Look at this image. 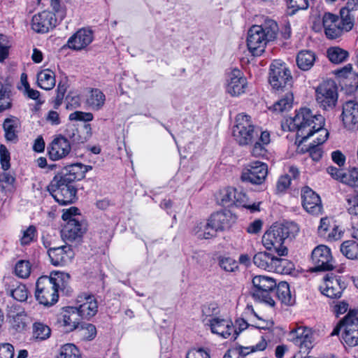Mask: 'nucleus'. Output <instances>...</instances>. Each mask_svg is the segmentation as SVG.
<instances>
[{"mask_svg": "<svg viewBox=\"0 0 358 358\" xmlns=\"http://www.w3.org/2000/svg\"><path fill=\"white\" fill-rule=\"evenodd\" d=\"M324 118L319 114H313L310 108H301L296 112L294 117L287 119L282 124L285 131H296V138L300 143H303L315 134H318L317 143H324L329 132L324 129Z\"/></svg>", "mask_w": 358, "mask_h": 358, "instance_id": "obj_1", "label": "nucleus"}, {"mask_svg": "<svg viewBox=\"0 0 358 358\" xmlns=\"http://www.w3.org/2000/svg\"><path fill=\"white\" fill-rule=\"evenodd\" d=\"M279 28L277 22L266 18L260 24L252 25L248 31L247 46L253 56L262 55L267 43L276 39Z\"/></svg>", "mask_w": 358, "mask_h": 358, "instance_id": "obj_2", "label": "nucleus"}, {"mask_svg": "<svg viewBox=\"0 0 358 358\" xmlns=\"http://www.w3.org/2000/svg\"><path fill=\"white\" fill-rule=\"evenodd\" d=\"M299 231V228L294 222L274 224L263 235L262 243L267 250L275 251L279 256H285L287 254L285 241L294 237Z\"/></svg>", "mask_w": 358, "mask_h": 358, "instance_id": "obj_3", "label": "nucleus"}, {"mask_svg": "<svg viewBox=\"0 0 358 358\" xmlns=\"http://www.w3.org/2000/svg\"><path fill=\"white\" fill-rule=\"evenodd\" d=\"M64 278H69V275L61 272L38 278L36 283L35 297L39 303L51 306L58 301V290L64 286Z\"/></svg>", "mask_w": 358, "mask_h": 358, "instance_id": "obj_4", "label": "nucleus"}, {"mask_svg": "<svg viewBox=\"0 0 358 358\" xmlns=\"http://www.w3.org/2000/svg\"><path fill=\"white\" fill-rule=\"evenodd\" d=\"M86 171V168L79 163L68 166L54 176L47 186V189L50 193H52L55 190L73 187V182L83 178Z\"/></svg>", "mask_w": 358, "mask_h": 358, "instance_id": "obj_5", "label": "nucleus"}, {"mask_svg": "<svg viewBox=\"0 0 358 358\" xmlns=\"http://www.w3.org/2000/svg\"><path fill=\"white\" fill-rule=\"evenodd\" d=\"M342 339L348 345L355 347L358 345V311L350 310L348 314L335 327L331 336H337L341 331Z\"/></svg>", "mask_w": 358, "mask_h": 358, "instance_id": "obj_6", "label": "nucleus"}, {"mask_svg": "<svg viewBox=\"0 0 358 358\" xmlns=\"http://www.w3.org/2000/svg\"><path fill=\"white\" fill-rule=\"evenodd\" d=\"M268 82L275 91L291 90L293 78L286 64L280 60H274L270 65Z\"/></svg>", "mask_w": 358, "mask_h": 358, "instance_id": "obj_7", "label": "nucleus"}, {"mask_svg": "<svg viewBox=\"0 0 358 358\" xmlns=\"http://www.w3.org/2000/svg\"><path fill=\"white\" fill-rule=\"evenodd\" d=\"M78 215L79 209L76 207L63 210L62 217L66 224L62 230V236L67 241L80 239L86 231L85 224L76 218Z\"/></svg>", "mask_w": 358, "mask_h": 358, "instance_id": "obj_8", "label": "nucleus"}, {"mask_svg": "<svg viewBox=\"0 0 358 358\" xmlns=\"http://www.w3.org/2000/svg\"><path fill=\"white\" fill-rule=\"evenodd\" d=\"M259 133V130L253 125L249 115H237L236 125L233 128V136L239 145H246L252 143L258 138Z\"/></svg>", "mask_w": 358, "mask_h": 358, "instance_id": "obj_9", "label": "nucleus"}, {"mask_svg": "<svg viewBox=\"0 0 358 358\" xmlns=\"http://www.w3.org/2000/svg\"><path fill=\"white\" fill-rule=\"evenodd\" d=\"M252 284L254 299L273 306L275 305L273 296L277 284L275 280L269 276L260 275L253 278Z\"/></svg>", "mask_w": 358, "mask_h": 358, "instance_id": "obj_10", "label": "nucleus"}, {"mask_svg": "<svg viewBox=\"0 0 358 358\" xmlns=\"http://www.w3.org/2000/svg\"><path fill=\"white\" fill-rule=\"evenodd\" d=\"M257 267L278 273H288L293 269V264L287 259L278 258L266 252H260L253 257Z\"/></svg>", "mask_w": 358, "mask_h": 358, "instance_id": "obj_11", "label": "nucleus"}, {"mask_svg": "<svg viewBox=\"0 0 358 358\" xmlns=\"http://www.w3.org/2000/svg\"><path fill=\"white\" fill-rule=\"evenodd\" d=\"M315 100L323 110L334 108L338 101L337 86L332 80L322 83L315 90Z\"/></svg>", "mask_w": 358, "mask_h": 358, "instance_id": "obj_12", "label": "nucleus"}, {"mask_svg": "<svg viewBox=\"0 0 358 358\" xmlns=\"http://www.w3.org/2000/svg\"><path fill=\"white\" fill-rule=\"evenodd\" d=\"M268 174V166L259 161L252 162L247 164L243 169L241 180L251 184H262Z\"/></svg>", "mask_w": 358, "mask_h": 358, "instance_id": "obj_13", "label": "nucleus"}, {"mask_svg": "<svg viewBox=\"0 0 358 358\" xmlns=\"http://www.w3.org/2000/svg\"><path fill=\"white\" fill-rule=\"evenodd\" d=\"M204 326L208 327L214 334H217L223 338L235 340L238 336L236 329L231 320L219 317L213 320L207 318L204 320Z\"/></svg>", "mask_w": 358, "mask_h": 358, "instance_id": "obj_14", "label": "nucleus"}, {"mask_svg": "<svg viewBox=\"0 0 358 358\" xmlns=\"http://www.w3.org/2000/svg\"><path fill=\"white\" fill-rule=\"evenodd\" d=\"M314 271H331L334 268V261L330 249L323 245L317 246L312 252Z\"/></svg>", "mask_w": 358, "mask_h": 358, "instance_id": "obj_15", "label": "nucleus"}, {"mask_svg": "<svg viewBox=\"0 0 358 358\" xmlns=\"http://www.w3.org/2000/svg\"><path fill=\"white\" fill-rule=\"evenodd\" d=\"M301 203L304 210L313 215L322 213V205L320 196L309 187H304L301 193Z\"/></svg>", "mask_w": 358, "mask_h": 358, "instance_id": "obj_16", "label": "nucleus"}, {"mask_svg": "<svg viewBox=\"0 0 358 358\" xmlns=\"http://www.w3.org/2000/svg\"><path fill=\"white\" fill-rule=\"evenodd\" d=\"M346 285L341 277L327 274L324 278V285L320 286L321 292L331 299H338L342 295Z\"/></svg>", "mask_w": 358, "mask_h": 358, "instance_id": "obj_17", "label": "nucleus"}, {"mask_svg": "<svg viewBox=\"0 0 358 358\" xmlns=\"http://www.w3.org/2000/svg\"><path fill=\"white\" fill-rule=\"evenodd\" d=\"M248 83L243 73L233 69L228 75L226 91L232 96H238L245 92Z\"/></svg>", "mask_w": 358, "mask_h": 358, "instance_id": "obj_18", "label": "nucleus"}, {"mask_svg": "<svg viewBox=\"0 0 358 358\" xmlns=\"http://www.w3.org/2000/svg\"><path fill=\"white\" fill-rule=\"evenodd\" d=\"M71 150L70 142L62 135L56 136L48 147V156L53 161L66 157L70 153Z\"/></svg>", "mask_w": 358, "mask_h": 358, "instance_id": "obj_19", "label": "nucleus"}, {"mask_svg": "<svg viewBox=\"0 0 358 358\" xmlns=\"http://www.w3.org/2000/svg\"><path fill=\"white\" fill-rule=\"evenodd\" d=\"M57 24V17L54 13L44 10L33 16L31 28L37 33H46L54 28Z\"/></svg>", "mask_w": 358, "mask_h": 358, "instance_id": "obj_20", "label": "nucleus"}, {"mask_svg": "<svg viewBox=\"0 0 358 358\" xmlns=\"http://www.w3.org/2000/svg\"><path fill=\"white\" fill-rule=\"evenodd\" d=\"M342 122L345 129L350 131L358 129V103L350 100L343 105Z\"/></svg>", "mask_w": 358, "mask_h": 358, "instance_id": "obj_21", "label": "nucleus"}, {"mask_svg": "<svg viewBox=\"0 0 358 358\" xmlns=\"http://www.w3.org/2000/svg\"><path fill=\"white\" fill-rule=\"evenodd\" d=\"M7 320L10 327L17 332L24 331L29 323L27 313L15 306H11L8 310Z\"/></svg>", "mask_w": 358, "mask_h": 358, "instance_id": "obj_22", "label": "nucleus"}, {"mask_svg": "<svg viewBox=\"0 0 358 358\" xmlns=\"http://www.w3.org/2000/svg\"><path fill=\"white\" fill-rule=\"evenodd\" d=\"M48 253L54 266H64L69 264L74 256L70 245L55 246L48 250Z\"/></svg>", "mask_w": 358, "mask_h": 358, "instance_id": "obj_23", "label": "nucleus"}, {"mask_svg": "<svg viewBox=\"0 0 358 358\" xmlns=\"http://www.w3.org/2000/svg\"><path fill=\"white\" fill-rule=\"evenodd\" d=\"M80 299L78 301L81 304L78 308H74L76 314L85 320H90L95 316L98 312V303L96 298L92 295H85Z\"/></svg>", "mask_w": 358, "mask_h": 358, "instance_id": "obj_24", "label": "nucleus"}, {"mask_svg": "<svg viewBox=\"0 0 358 358\" xmlns=\"http://www.w3.org/2000/svg\"><path fill=\"white\" fill-rule=\"evenodd\" d=\"M209 220L217 232L229 229L236 220V217L230 210H224L211 215Z\"/></svg>", "mask_w": 358, "mask_h": 358, "instance_id": "obj_25", "label": "nucleus"}, {"mask_svg": "<svg viewBox=\"0 0 358 358\" xmlns=\"http://www.w3.org/2000/svg\"><path fill=\"white\" fill-rule=\"evenodd\" d=\"M93 33L87 29H80L71 36L67 44L69 48L74 50H81L88 46L93 41Z\"/></svg>", "mask_w": 358, "mask_h": 358, "instance_id": "obj_26", "label": "nucleus"}, {"mask_svg": "<svg viewBox=\"0 0 358 358\" xmlns=\"http://www.w3.org/2000/svg\"><path fill=\"white\" fill-rule=\"evenodd\" d=\"M294 343L299 345L301 350L308 351L313 347V334L310 329L300 327L291 331Z\"/></svg>", "mask_w": 358, "mask_h": 358, "instance_id": "obj_27", "label": "nucleus"}, {"mask_svg": "<svg viewBox=\"0 0 358 358\" xmlns=\"http://www.w3.org/2000/svg\"><path fill=\"white\" fill-rule=\"evenodd\" d=\"M322 24L324 33L329 39H336L342 35L338 17L330 13L323 15Z\"/></svg>", "mask_w": 358, "mask_h": 358, "instance_id": "obj_28", "label": "nucleus"}, {"mask_svg": "<svg viewBox=\"0 0 358 358\" xmlns=\"http://www.w3.org/2000/svg\"><path fill=\"white\" fill-rule=\"evenodd\" d=\"M77 189L73 187H67L66 189L55 190L50 193L55 200L62 206L68 205L76 200Z\"/></svg>", "mask_w": 358, "mask_h": 358, "instance_id": "obj_29", "label": "nucleus"}, {"mask_svg": "<svg viewBox=\"0 0 358 358\" xmlns=\"http://www.w3.org/2000/svg\"><path fill=\"white\" fill-rule=\"evenodd\" d=\"M270 134L267 131L260 132L258 138L255 140L251 150V154L255 157H264L267 155L266 146L270 143Z\"/></svg>", "mask_w": 358, "mask_h": 358, "instance_id": "obj_30", "label": "nucleus"}, {"mask_svg": "<svg viewBox=\"0 0 358 358\" xmlns=\"http://www.w3.org/2000/svg\"><path fill=\"white\" fill-rule=\"evenodd\" d=\"M106 102V96L103 92L97 88H92L87 95L85 103L93 110H101Z\"/></svg>", "mask_w": 358, "mask_h": 358, "instance_id": "obj_31", "label": "nucleus"}, {"mask_svg": "<svg viewBox=\"0 0 358 358\" xmlns=\"http://www.w3.org/2000/svg\"><path fill=\"white\" fill-rule=\"evenodd\" d=\"M278 100L273 105L271 109L274 112L280 113L289 110L293 106L294 95L291 90L284 91Z\"/></svg>", "mask_w": 358, "mask_h": 358, "instance_id": "obj_32", "label": "nucleus"}, {"mask_svg": "<svg viewBox=\"0 0 358 358\" xmlns=\"http://www.w3.org/2000/svg\"><path fill=\"white\" fill-rule=\"evenodd\" d=\"M20 126L19 120L13 116L6 118L3 123L6 141L16 142L17 141V129Z\"/></svg>", "mask_w": 358, "mask_h": 358, "instance_id": "obj_33", "label": "nucleus"}, {"mask_svg": "<svg viewBox=\"0 0 358 358\" xmlns=\"http://www.w3.org/2000/svg\"><path fill=\"white\" fill-rule=\"evenodd\" d=\"M235 196L233 197L232 206L244 207L249 209L251 212L259 210V203H250L245 192L234 188Z\"/></svg>", "mask_w": 358, "mask_h": 358, "instance_id": "obj_34", "label": "nucleus"}, {"mask_svg": "<svg viewBox=\"0 0 358 358\" xmlns=\"http://www.w3.org/2000/svg\"><path fill=\"white\" fill-rule=\"evenodd\" d=\"M275 296L284 304L291 306L294 303V299L292 296L289 285L287 282L282 281L276 284Z\"/></svg>", "mask_w": 358, "mask_h": 358, "instance_id": "obj_35", "label": "nucleus"}, {"mask_svg": "<svg viewBox=\"0 0 358 358\" xmlns=\"http://www.w3.org/2000/svg\"><path fill=\"white\" fill-rule=\"evenodd\" d=\"M193 234L199 239H209L215 236L216 231L208 219L206 223L200 222L195 226Z\"/></svg>", "mask_w": 358, "mask_h": 358, "instance_id": "obj_36", "label": "nucleus"}, {"mask_svg": "<svg viewBox=\"0 0 358 358\" xmlns=\"http://www.w3.org/2000/svg\"><path fill=\"white\" fill-rule=\"evenodd\" d=\"M37 83L43 90H52L55 85V73L49 69L41 71L37 75Z\"/></svg>", "mask_w": 358, "mask_h": 358, "instance_id": "obj_37", "label": "nucleus"}, {"mask_svg": "<svg viewBox=\"0 0 358 358\" xmlns=\"http://www.w3.org/2000/svg\"><path fill=\"white\" fill-rule=\"evenodd\" d=\"M315 61V55L310 50H302L296 57L297 66L303 71L309 70L313 66Z\"/></svg>", "mask_w": 358, "mask_h": 358, "instance_id": "obj_38", "label": "nucleus"}, {"mask_svg": "<svg viewBox=\"0 0 358 358\" xmlns=\"http://www.w3.org/2000/svg\"><path fill=\"white\" fill-rule=\"evenodd\" d=\"M340 20L338 22L341 28L342 33L343 31H350L352 29L355 22L358 20V15L348 13L347 10H340Z\"/></svg>", "mask_w": 358, "mask_h": 358, "instance_id": "obj_39", "label": "nucleus"}, {"mask_svg": "<svg viewBox=\"0 0 358 358\" xmlns=\"http://www.w3.org/2000/svg\"><path fill=\"white\" fill-rule=\"evenodd\" d=\"M33 338L37 341H45L51 335L50 328L41 322H36L32 327Z\"/></svg>", "mask_w": 358, "mask_h": 358, "instance_id": "obj_40", "label": "nucleus"}, {"mask_svg": "<svg viewBox=\"0 0 358 358\" xmlns=\"http://www.w3.org/2000/svg\"><path fill=\"white\" fill-rule=\"evenodd\" d=\"M327 57L334 64H341L347 60L349 53L339 47H331L327 50Z\"/></svg>", "mask_w": 358, "mask_h": 358, "instance_id": "obj_41", "label": "nucleus"}, {"mask_svg": "<svg viewBox=\"0 0 358 358\" xmlns=\"http://www.w3.org/2000/svg\"><path fill=\"white\" fill-rule=\"evenodd\" d=\"M341 253L348 259H358V243L349 240L344 241L341 245Z\"/></svg>", "mask_w": 358, "mask_h": 358, "instance_id": "obj_42", "label": "nucleus"}, {"mask_svg": "<svg viewBox=\"0 0 358 358\" xmlns=\"http://www.w3.org/2000/svg\"><path fill=\"white\" fill-rule=\"evenodd\" d=\"M234 196V188L227 187L220 191L217 196V200L220 205L229 207L232 206Z\"/></svg>", "mask_w": 358, "mask_h": 358, "instance_id": "obj_43", "label": "nucleus"}, {"mask_svg": "<svg viewBox=\"0 0 358 358\" xmlns=\"http://www.w3.org/2000/svg\"><path fill=\"white\" fill-rule=\"evenodd\" d=\"M80 335L87 341L93 340L96 336V327L90 323L80 324L77 329Z\"/></svg>", "mask_w": 358, "mask_h": 358, "instance_id": "obj_44", "label": "nucleus"}, {"mask_svg": "<svg viewBox=\"0 0 358 358\" xmlns=\"http://www.w3.org/2000/svg\"><path fill=\"white\" fill-rule=\"evenodd\" d=\"M31 265L28 260H19L15 266V273L21 278H27L31 273Z\"/></svg>", "mask_w": 358, "mask_h": 358, "instance_id": "obj_45", "label": "nucleus"}, {"mask_svg": "<svg viewBox=\"0 0 358 358\" xmlns=\"http://www.w3.org/2000/svg\"><path fill=\"white\" fill-rule=\"evenodd\" d=\"M57 358H80L79 350L73 343H66L61 348Z\"/></svg>", "mask_w": 358, "mask_h": 358, "instance_id": "obj_46", "label": "nucleus"}, {"mask_svg": "<svg viewBox=\"0 0 358 358\" xmlns=\"http://www.w3.org/2000/svg\"><path fill=\"white\" fill-rule=\"evenodd\" d=\"M218 264L227 272H234L238 268V262L229 257H219Z\"/></svg>", "mask_w": 358, "mask_h": 358, "instance_id": "obj_47", "label": "nucleus"}, {"mask_svg": "<svg viewBox=\"0 0 358 358\" xmlns=\"http://www.w3.org/2000/svg\"><path fill=\"white\" fill-rule=\"evenodd\" d=\"M37 234L36 228L34 225H30L26 229L22 231V236L20 238L22 245H29L34 241Z\"/></svg>", "mask_w": 358, "mask_h": 358, "instance_id": "obj_48", "label": "nucleus"}, {"mask_svg": "<svg viewBox=\"0 0 358 358\" xmlns=\"http://www.w3.org/2000/svg\"><path fill=\"white\" fill-rule=\"evenodd\" d=\"M341 182L354 187H358V169L354 168L345 173L341 178Z\"/></svg>", "mask_w": 358, "mask_h": 358, "instance_id": "obj_49", "label": "nucleus"}, {"mask_svg": "<svg viewBox=\"0 0 358 358\" xmlns=\"http://www.w3.org/2000/svg\"><path fill=\"white\" fill-rule=\"evenodd\" d=\"M250 354V348L239 347L229 350L223 358H245Z\"/></svg>", "mask_w": 358, "mask_h": 358, "instance_id": "obj_50", "label": "nucleus"}, {"mask_svg": "<svg viewBox=\"0 0 358 358\" xmlns=\"http://www.w3.org/2000/svg\"><path fill=\"white\" fill-rule=\"evenodd\" d=\"M218 313V308L215 303L204 305L202 308V322L204 324V320L207 318L213 320L216 317Z\"/></svg>", "mask_w": 358, "mask_h": 358, "instance_id": "obj_51", "label": "nucleus"}, {"mask_svg": "<svg viewBox=\"0 0 358 358\" xmlns=\"http://www.w3.org/2000/svg\"><path fill=\"white\" fill-rule=\"evenodd\" d=\"M14 177L8 173L3 172L0 174L1 186L5 191H12L14 189Z\"/></svg>", "mask_w": 358, "mask_h": 358, "instance_id": "obj_52", "label": "nucleus"}, {"mask_svg": "<svg viewBox=\"0 0 358 358\" xmlns=\"http://www.w3.org/2000/svg\"><path fill=\"white\" fill-rule=\"evenodd\" d=\"M11 296L17 301H24L28 297V291L26 286L23 284L18 285L12 289Z\"/></svg>", "mask_w": 358, "mask_h": 358, "instance_id": "obj_53", "label": "nucleus"}, {"mask_svg": "<svg viewBox=\"0 0 358 358\" xmlns=\"http://www.w3.org/2000/svg\"><path fill=\"white\" fill-rule=\"evenodd\" d=\"M347 210L352 215H358V194L348 195L347 199Z\"/></svg>", "mask_w": 358, "mask_h": 358, "instance_id": "obj_54", "label": "nucleus"}, {"mask_svg": "<svg viewBox=\"0 0 358 358\" xmlns=\"http://www.w3.org/2000/svg\"><path fill=\"white\" fill-rule=\"evenodd\" d=\"M321 144L317 143V137L315 138V140L313 141V142L311 143V145L309 146L308 152L310 153V157L314 161H319L322 156V148L320 147Z\"/></svg>", "mask_w": 358, "mask_h": 358, "instance_id": "obj_55", "label": "nucleus"}, {"mask_svg": "<svg viewBox=\"0 0 358 358\" xmlns=\"http://www.w3.org/2000/svg\"><path fill=\"white\" fill-rule=\"evenodd\" d=\"M50 1L51 7L55 13V17L57 15L60 20H63L66 16V10L60 0H50Z\"/></svg>", "mask_w": 358, "mask_h": 358, "instance_id": "obj_56", "label": "nucleus"}, {"mask_svg": "<svg viewBox=\"0 0 358 358\" xmlns=\"http://www.w3.org/2000/svg\"><path fill=\"white\" fill-rule=\"evenodd\" d=\"M308 7V0H289L288 8L292 9V14L299 10H306Z\"/></svg>", "mask_w": 358, "mask_h": 358, "instance_id": "obj_57", "label": "nucleus"}, {"mask_svg": "<svg viewBox=\"0 0 358 358\" xmlns=\"http://www.w3.org/2000/svg\"><path fill=\"white\" fill-rule=\"evenodd\" d=\"M72 314L69 315H65L64 316V324L65 327L68 328L69 331L77 330L79 323L76 321V319L73 318L76 311L74 310V308H71Z\"/></svg>", "mask_w": 358, "mask_h": 358, "instance_id": "obj_58", "label": "nucleus"}, {"mask_svg": "<svg viewBox=\"0 0 358 358\" xmlns=\"http://www.w3.org/2000/svg\"><path fill=\"white\" fill-rule=\"evenodd\" d=\"M0 161L1 168L6 171L10 168V153L5 145L0 146Z\"/></svg>", "mask_w": 358, "mask_h": 358, "instance_id": "obj_59", "label": "nucleus"}, {"mask_svg": "<svg viewBox=\"0 0 358 358\" xmlns=\"http://www.w3.org/2000/svg\"><path fill=\"white\" fill-rule=\"evenodd\" d=\"M93 118L94 116L92 113L82 111H76L71 113L69 115V119L71 120L90 122L93 120Z\"/></svg>", "mask_w": 358, "mask_h": 358, "instance_id": "obj_60", "label": "nucleus"}, {"mask_svg": "<svg viewBox=\"0 0 358 358\" xmlns=\"http://www.w3.org/2000/svg\"><path fill=\"white\" fill-rule=\"evenodd\" d=\"M186 358H210L209 352L203 348H194L188 351Z\"/></svg>", "mask_w": 358, "mask_h": 358, "instance_id": "obj_61", "label": "nucleus"}, {"mask_svg": "<svg viewBox=\"0 0 358 358\" xmlns=\"http://www.w3.org/2000/svg\"><path fill=\"white\" fill-rule=\"evenodd\" d=\"M10 106V99L7 94L6 90L3 87H1L0 89V113L8 109Z\"/></svg>", "mask_w": 358, "mask_h": 358, "instance_id": "obj_62", "label": "nucleus"}, {"mask_svg": "<svg viewBox=\"0 0 358 358\" xmlns=\"http://www.w3.org/2000/svg\"><path fill=\"white\" fill-rule=\"evenodd\" d=\"M331 227L332 226L330 224V220L327 217L322 218L317 229L319 235L326 238L327 234L330 231Z\"/></svg>", "mask_w": 358, "mask_h": 358, "instance_id": "obj_63", "label": "nucleus"}, {"mask_svg": "<svg viewBox=\"0 0 358 358\" xmlns=\"http://www.w3.org/2000/svg\"><path fill=\"white\" fill-rule=\"evenodd\" d=\"M14 347L10 343L0 344V358H13Z\"/></svg>", "mask_w": 358, "mask_h": 358, "instance_id": "obj_64", "label": "nucleus"}]
</instances>
